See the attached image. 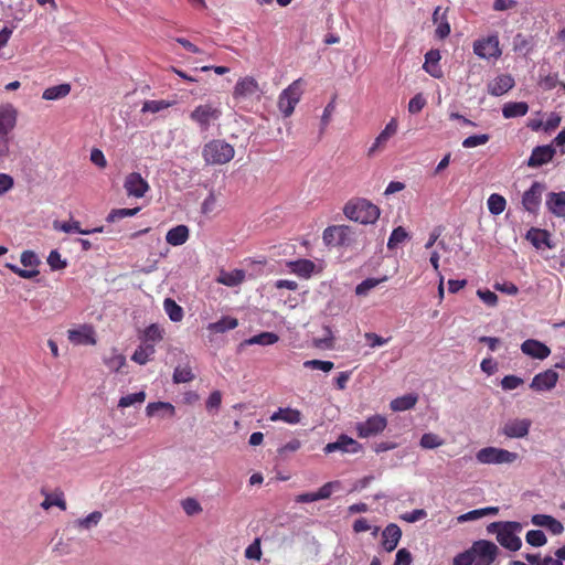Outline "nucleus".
I'll use <instances>...</instances> for the list:
<instances>
[{"label": "nucleus", "mask_w": 565, "mask_h": 565, "mask_svg": "<svg viewBox=\"0 0 565 565\" xmlns=\"http://www.w3.org/2000/svg\"><path fill=\"white\" fill-rule=\"evenodd\" d=\"M183 511L188 515H195L199 514L202 511V507L200 505L199 501L193 498H186L181 503Z\"/></svg>", "instance_id": "obj_57"}, {"label": "nucleus", "mask_w": 565, "mask_h": 565, "mask_svg": "<svg viewBox=\"0 0 565 565\" xmlns=\"http://www.w3.org/2000/svg\"><path fill=\"white\" fill-rule=\"evenodd\" d=\"M546 190V184L534 181L529 190H526L522 195V206L523 209L533 214L536 215L540 211V206L542 203V195L544 191Z\"/></svg>", "instance_id": "obj_8"}, {"label": "nucleus", "mask_w": 565, "mask_h": 565, "mask_svg": "<svg viewBox=\"0 0 565 565\" xmlns=\"http://www.w3.org/2000/svg\"><path fill=\"white\" fill-rule=\"evenodd\" d=\"M54 228L62 231L64 233H78V234H84V235H88L92 233H102L104 231V228L102 226L92 228V230H83L81 227V224L78 221L62 222V223L56 222L54 224Z\"/></svg>", "instance_id": "obj_33"}, {"label": "nucleus", "mask_w": 565, "mask_h": 565, "mask_svg": "<svg viewBox=\"0 0 565 565\" xmlns=\"http://www.w3.org/2000/svg\"><path fill=\"white\" fill-rule=\"evenodd\" d=\"M104 363L111 372H118L126 364V358L113 349L104 356Z\"/></svg>", "instance_id": "obj_42"}, {"label": "nucleus", "mask_w": 565, "mask_h": 565, "mask_svg": "<svg viewBox=\"0 0 565 565\" xmlns=\"http://www.w3.org/2000/svg\"><path fill=\"white\" fill-rule=\"evenodd\" d=\"M402 537L401 527L395 523H390L382 532V545L386 552H393Z\"/></svg>", "instance_id": "obj_19"}, {"label": "nucleus", "mask_w": 565, "mask_h": 565, "mask_svg": "<svg viewBox=\"0 0 565 565\" xmlns=\"http://www.w3.org/2000/svg\"><path fill=\"white\" fill-rule=\"evenodd\" d=\"M514 78L509 74L499 75L488 86V92L492 96H501L512 89Z\"/></svg>", "instance_id": "obj_22"}, {"label": "nucleus", "mask_w": 565, "mask_h": 565, "mask_svg": "<svg viewBox=\"0 0 565 565\" xmlns=\"http://www.w3.org/2000/svg\"><path fill=\"white\" fill-rule=\"evenodd\" d=\"M447 10H445L441 14L440 22L437 24L435 30L436 38L443 40L450 34V24L447 20Z\"/></svg>", "instance_id": "obj_56"}, {"label": "nucleus", "mask_w": 565, "mask_h": 565, "mask_svg": "<svg viewBox=\"0 0 565 565\" xmlns=\"http://www.w3.org/2000/svg\"><path fill=\"white\" fill-rule=\"evenodd\" d=\"M417 401L418 396L416 394L411 393L394 398L391 402L390 407L394 412H404L412 409L416 405Z\"/></svg>", "instance_id": "obj_36"}, {"label": "nucleus", "mask_w": 565, "mask_h": 565, "mask_svg": "<svg viewBox=\"0 0 565 565\" xmlns=\"http://www.w3.org/2000/svg\"><path fill=\"white\" fill-rule=\"evenodd\" d=\"M521 351L525 355L544 360L551 354V349L543 342L535 339H527L521 344Z\"/></svg>", "instance_id": "obj_15"}, {"label": "nucleus", "mask_w": 565, "mask_h": 565, "mask_svg": "<svg viewBox=\"0 0 565 565\" xmlns=\"http://www.w3.org/2000/svg\"><path fill=\"white\" fill-rule=\"evenodd\" d=\"M189 238V228L185 225H177L168 231L166 241L172 246H180Z\"/></svg>", "instance_id": "obj_30"}, {"label": "nucleus", "mask_w": 565, "mask_h": 565, "mask_svg": "<svg viewBox=\"0 0 565 565\" xmlns=\"http://www.w3.org/2000/svg\"><path fill=\"white\" fill-rule=\"evenodd\" d=\"M303 366L306 369L311 370H320L323 372H329L334 367L333 362L331 361H322V360H308L303 362Z\"/></svg>", "instance_id": "obj_55"}, {"label": "nucleus", "mask_w": 565, "mask_h": 565, "mask_svg": "<svg viewBox=\"0 0 565 565\" xmlns=\"http://www.w3.org/2000/svg\"><path fill=\"white\" fill-rule=\"evenodd\" d=\"M386 426V417L376 414L367 417L364 422H358L355 424V431L360 438H371L383 433Z\"/></svg>", "instance_id": "obj_7"}, {"label": "nucleus", "mask_w": 565, "mask_h": 565, "mask_svg": "<svg viewBox=\"0 0 565 565\" xmlns=\"http://www.w3.org/2000/svg\"><path fill=\"white\" fill-rule=\"evenodd\" d=\"M558 381V374L548 369L544 372L536 374L530 384V387L536 392H545L554 388Z\"/></svg>", "instance_id": "obj_14"}, {"label": "nucleus", "mask_w": 565, "mask_h": 565, "mask_svg": "<svg viewBox=\"0 0 565 565\" xmlns=\"http://www.w3.org/2000/svg\"><path fill=\"white\" fill-rule=\"evenodd\" d=\"M411 563H412L411 552L406 548L398 550L393 565H411Z\"/></svg>", "instance_id": "obj_64"}, {"label": "nucleus", "mask_w": 565, "mask_h": 565, "mask_svg": "<svg viewBox=\"0 0 565 565\" xmlns=\"http://www.w3.org/2000/svg\"><path fill=\"white\" fill-rule=\"evenodd\" d=\"M531 420L513 419L504 425L503 433L510 438H523L529 434Z\"/></svg>", "instance_id": "obj_21"}, {"label": "nucleus", "mask_w": 565, "mask_h": 565, "mask_svg": "<svg viewBox=\"0 0 565 565\" xmlns=\"http://www.w3.org/2000/svg\"><path fill=\"white\" fill-rule=\"evenodd\" d=\"M68 340L76 345L95 344L94 331L88 326H82L78 329L67 331Z\"/></svg>", "instance_id": "obj_23"}, {"label": "nucleus", "mask_w": 565, "mask_h": 565, "mask_svg": "<svg viewBox=\"0 0 565 565\" xmlns=\"http://www.w3.org/2000/svg\"><path fill=\"white\" fill-rule=\"evenodd\" d=\"M443 439L433 433H426L422 436L419 445L425 449H435L443 445Z\"/></svg>", "instance_id": "obj_51"}, {"label": "nucleus", "mask_w": 565, "mask_h": 565, "mask_svg": "<svg viewBox=\"0 0 565 565\" xmlns=\"http://www.w3.org/2000/svg\"><path fill=\"white\" fill-rule=\"evenodd\" d=\"M490 140V135L488 134H481V135H473L469 136L462 141V147L470 149L476 148L482 145H486Z\"/></svg>", "instance_id": "obj_52"}, {"label": "nucleus", "mask_w": 565, "mask_h": 565, "mask_svg": "<svg viewBox=\"0 0 565 565\" xmlns=\"http://www.w3.org/2000/svg\"><path fill=\"white\" fill-rule=\"evenodd\" d=\"M408 238V233L402 226L393 230L387 242L388 249L396 248L399 244L404 243Z\"/></svg>", "instance_id": "obj_46"}, {"label": "nucleus", "mask_w": 565, "mask_h": 565, "mask_svg": "<svg viewBox=\"0 0 565 565\" xmlns=\"http://www.w3.org/2000/svg\"><path fill=\"white\" fill-rule=\"evenodd\" d=\"M163 309L171 321L179 322L183 319L184 311L173 299L166 298L163 301Z\"/></svg>", "instance_id": "obj_40"}, {"label": "nucleus", "mask_w": 565, "mask_h": 565, "mask_svg": "<svg viewBox=\"0 0 565 565\" xmlns=\"http://www.w3.org/2000/svg\"><path fill=\"white\" fill-rule=\"evenodd\" d=\"M426 105V98L423 94L418 93L414 97L411 98L408 103V111L411 114H418L423 110Z\"/></svg>", "instance_id": "obj_58"}, {"label": "nucleus", "mask_w": 565, "mask_h": 565, "mask_svg": "<svg viewBox=\"0 0 565 565\" xmlns=\"http://www.w3.org/2000/svg\"><path fill=\"white\" fill-rule=\"evenodd\" d=\"M387 279L386 276L382 278H366L355 287V294L358 296H366L370 290L379 286L381 282Z\"/></svg>", "instance_id": "obj_44"}, {"label": "nucleus", "mask_w": 565, "mask_h": 565, "mask_svg": "<svg viewBox=\"0 0 565 565\" xmlns=\"http://www.w3.org/2000/svg\"><path fill=\"white\" fill-rule=\"evenodd\" d=\"M245 557L248 559L259 561L262 557V547L260 540L256 539L252 544H249L245 550Z\"/></svg>", "instance_id": "obj_59"}, {"label": "nucleus", "mask_w": 565, "mask_h": 565, "mask_svg": "<svg viewBox=\"0 0 565 565\" xmlns=\"http://www.w3.org/2000/svg\"><path fill=\"white\" fill-rule=\"evenodd\" d=\"M124 188L128 196L135 198H143L150 189L148 182L138 172H131L126 177Z\"/></svg>", "instance_id": "obj_12"}, {"label": "nucleus", "mask_w": 565, "mask_h": 565, "mask_svg": "<svg viewBox=\"0 0 565 565\" xmlns=\"http://www.w3.org/2000/svg\"><path fill=\"white\" fill-rule=\"evenodd\" d=\"M222 116V110L212 104H202L196 106L190 113V119L199 127L200 132L210 130L212 122L218 120Z\"/></svg>", "instance_id": "obj_4"}, {"label": "nucleus", "mask_w": 565, "mask_h": 565, "mask_svg": "<svg viewBox=\"0 0 565 565\" xmlns=\"http://www.w3.org/2000/svg\"><path fill=\"white\" fill-rule=\"evenodd\" d=\"M340 487L339 481H330L324 483L318 491L317 495L319 500L329 499L335 488Z\"/></svg>", "instance_id": "obj_63"}, {"label": "nucleus", "mask_w": 565, "mask_h": 565, "mask_svg": "<svg viewBox=\"0 0 565 565\" xmlns=\"http://www.w3.org/2000/svg\"><path fill=\"white\" fill-rule=\"evenodd\" d=\"M352 231L347 225L328 226L323 231L322 239L326 245L344 246L352 241Z\"/></svg>", "instance_id": "obj_9"}, {"label": "nucleus", "mask_w": 565, "mask_h": 565, "mask_svg": "<svg viewBox=\"0 0 565 565\" xmlns=\"http://www.w3.org/2000/svg\"><path fill=\"white\" fill-rule=\"evenodd\" d=\"M245 279V271L243 269H234L232 271L221 270L217 282L227 286L236 287L241 285Z\"/></svg>", "instance_id": "obj_29"}, {"label": "nucleus", "mask_w": 565, "mask_h": 565, "mask_svg": "<svg viewBox=\"0 0 565 565\" xmlns=\"http://www.w3.org/2000/svg\"><path fill=\"white\" fill-rule=\"evenodd\" d=\"M47 264L52 270H61L67 266L66 259H62L61 254L57 249L50 252L47 256Z\"/></svg>", "instance_id": "obj_54"}, {"label": "nucleus", "mask_w": 565, "mask_h": 565, "mask_svg": "<svg viewBox=\"0 0 565 565\" xmlns=\"http://www.w3.org/2000/svg\"><path fill=\"white\" fill-rule=\"evenodd\" d=\"M259 92V86L254 77L246 76L237 81L233 96L236 99L249 98L255 96Z\"/></svg>", "instance_id": "obj_17"}, {"label": "nucleus", "mask_w": 565, "mask_h": 565, "mask_svg": "<svg viewBox=\"0 0 565 565\" xmlns=\"http://www.w3.org/2000/svg\"><path fill=\"white\" fill-rule=\"evenodd\" d=\"M529 111V105L525 102H509L502 107L504 118H516L525 116Z\"/></svg>", "instance_id": "obj_31"}, {"label": "nucleus", "mask_w": 565, "mask_h": 565, "mask_svg": "<svg viewBox=\"0 0 565 565\" xmlns=\"http://www.w3.org/2000/svg\"><path fill=\"white\" fill-rule=\"evenodd\" d=\"M473 562H475V556H473L472 550L470 547L469 550L457 554L454 557L452 564L454 565H472Z\"/></svg>", "instance_id": "obj_61"}, {"label": "nucleus", "mask_w": 565, "mask_h": 565, "mask_svg": "<svg viewBox=\"0 0 565 565\" xmlns=\"http://www.w3.org/2000/svg\"><path fill=\"white\" fill-rule=\"evenodd\" d=\"M238 326V320L236 318L226 316L222 317L220 320L212 322L207 326V329L214 333H224L226 331L233 330Z\"/></svg>", "instance_id": "obj_37"}, {"label": "nucleus", "mask_w": 565, "mask_h": 565, "mask_svg": "<svg viewBox=\"0 0 565 565\" xmlns=\"http://www.w3.org/2000/svg\"><path fill=\"white\" fill-rule=\"evenodd\" d=\"M102 519H103V513L100 511H94L85 518L77 519L74 522V526H76L81 530H90V529L97 526Z\"/></svg>", "instance_id": "obj_41"}, {"label": "nucleus", "mask_w": 565, "mask_h": 565, "mask_svg": "<svg viewBox=\"0 0 565 565\" xmlns=\"http://www.w3.org/2000/svg\"><path fill=\"white\" fill-rule=\"evenodd\" d=\"M234 147L222 139H213L202 148L203 160L210 166L225 164L234 158Z\"/></svg>", "instance_id": "obj_3"}, {"label": "nucleus", "mask_w": 565, "mask_h": 565, "mask_svg": "<svg viewBox=\"0 0 565 565\" xmlns=\"http://www.w3.org/2000/svg\"><path fill=\"white\" fill-rule=\"evenodd\" d=\"M17 122V111L12 107H4L0 109V134L8 137Z\"/></svg>", "instance_id": "obj_28"}, {"label": "nucleus", "mask_w": 565, "mask_h": 565, "mask_svg": "<svg viewBox=\"0 0 565 565\" xmlns=\"http://www.w3.org/2000/svg\"><path fill=\"white\" fill-rule=\"evenodd\" d=\"M555 154V149L552 146H537L532 150L530 158L526 161L527 167L539 168L552 161Z\"/></svg>", "instance_id": "obj_16"}, {"label": "nucleus", "mask_w": 565, "mask_h": 565, "mask_svg": "<svg viewBox=\"0 0 565 565\" xmlns=\"http://www.w3.org/2000/svg\"><path fill=\"white\" fill-rule=\"evenodd\" d=\"M545 205L553 215L565 217V191L548 192Z\"/></svg>", "instance_id": "obj_18"}, {"label": "nucleus", "mask_w": 565, "mask_h": 565, "mask_svg": "<svg viewBox=\"0 0 565 565\" xmlns=\"http://www.w3.org/2000/svg\"><path fill=\"white\" fill-rule=\"evenodd\" d=\"M163 330L156 323L150 324L146 328L143 332V338L146 343H154L159 342L163 338Z\"/></svg>", "instance_id": "obj_48"}, {"label": "nucleus", "mask_w": 565, "mask_h": 565, "mask_svg": "<svg viewBox=\"0 0 565 565\" xmlns=\"http://www.w3.org/2000/svg\"><path fill=\"white\" fill-rule=\"evenodd\" d=\"M169 106H170L169 102H166L162 99L161 100L152 99V100H147L143 103L141 111L156 114V113H159V111L168 108Z\"/></svg>", "instance_id": "obj_53"}, {"label": "nucleus", "mask_w": 565, "mask_h": 565, "mask_svg": "<svg viewBox=\"0 0 565 565\" xmlns=\"http://www.w3.org/2000/svg\"><path fill=\"white\" fill-rule=\"evenodd\" d=\"M279 340L278 335L274 332H262L259 334H256V335H253L246 340H244L241 344H239V349H242L243 347H246V345H254V344H258V345H271V344H275L277 341Z\"/></svg>", "instance_id": "obj_32"}, {"label": "nucleus", "mask_w": 565, "mask_h": 565, "mask_svg": "<svg viewBox=\"0 0 565 565\" xmlns=\"http://www.w3.org/2000/svg\"><path fill=\"white\" fill-rule=\"evenodd\" d=\"M473 52L481 58L489 60L499 57L501 50L499 47V38L497 34L489 35L484 39L477 40L473 43Z\"/></svg>", "instance_id": "obj_10"}, {"label": "nucleus", "mask_w": 565, "mask_h": 565, "mask_svg": "<svg viewBox=\"0 0 565 565\" xmlns=\"http://www.w3.org/2000/svg\"><path fill=\"white\" fill-rule=\"evenodd\" d=\"M194 379V374L192 373V370L189 366H177L173 372V383L180 384V383H188L191 382Z\"/></svg>", "instance_id": "obj_50"}, {"label": "nucleus", "mask_w": 565, "mask_h": 565, "mask_svg": "<svg viewBox=\"0 0 565 565\" xmlns=\"http://www.w3.org/2000/svg\"><path fill=\"white\" fill-rule=\"evenodd\" d=\"M361 450L362 445L345 434L340 435L335 441L327 444L323 448L324 454H332L335 451L343 454H358Z\"/></svg>", "instance_id": "obj_11"}, {"label": "nucleus", "mask_w": 565, "mask_h": 565, "mask_svg": "<svg viewBox=\"0 0 565 565\" xmlns=\"http://www.w3.org/2000/svg\"><path fill=\"white\" fill-rule=\"evenodd\" d=\"M397 131V121L392 118L390 122L385 126V128L380 132V135L375 138L373 145L367 150V156L372 157L374 153L382 148L388 139L394 136Z\"/></svg>", "instance_id": "obj_20"}, {"label": "nucleus", "mask_w": 565, "mask_h": 565, "mask_svg": "<svg viewBox=\"0 0 565 565\" xmlns=\"http://www.w3.org/2000/svg\"><path fill=\"white\" fill-rule=\"evenodd\" d=\"M269 419L271 422H284L290 425H297L301 423L302 414L300 411L291 408V407H279L276 412H274Z\"/></svg>", "instance_id": "obj_24"}, {"label": "nucleus", "mask_w": 565, "mask_h": 565, "mask_svg": "<svg viewBox=\"0 0 565 565\" xmlns=\"http://www.w3.org/2000/svg\"><path fill=\"white\" fill-rule=\"evenodd\" d=\"M71 92L70 84H60L51 86L43 92L42 98L45 100H57L67 96Z\"/></svg>", "instance_id": "obj_39"}, {"label": "nucleus", "mask_w": 565, "mask_h": 565, "mask_svg": "<svg viewBox=\"0 0 565 565\" xmlns=\"http://www.w3.org/2000/svg\"><path fill=\"white\" fill-rule=\"evenodd\" d=\"M146 399L143 391L122 396L118 402V407L126 408L136 404H142Z\"/></svg>", "instance_id": "obj_47"}, {"label": "nucleus", "mask_w": 565, "mask_h": 565, "mask_svg": "<svg viewBox=\"0 0 565 565\" xmlns=\"http://www.w3.org/2000/svg\"><path fill=\"white\" fill-rule=\"evenodd\" d=\"M525 541L531 546L541 547L546 544L547 539L543 531L530 530L525 535Z\"/></svg>", "instance_id": "obj_49"}, {"label": "nucleus", "mask_w": 565, "mask_h": 565, "mask_svg": "<svg viewBox=\"0 0 565 565\" xmlns=\"http://www.w3.org/2000/svg\"><path fill=\"white\" fill-rule=\"evenodd\" d=\"M440 58L441 56L438 50H429L425 54V63L423 68L435 78H440L443 76V71L439 65Z\"/></svg>", "instance_id": "obj_25"}, {"label": "nucleus", "mask_w": 565, "mask_h": 565, "mask_svg": "<svg viewBox=\"0 0 565 565\" xmlns=\"http://www.w3.org/2000/svg\"><path fill=\"white\" fill-rule=\"evenodd\" d=\"M476 459L483 465L512 463L518 459V454L503 448L484 447L477 451Z\"/></svg>", "instance_id": "obj_5"}, {"label": "nucleus", "mask_w": 565, "mask_h": 565, "mask_svg": "<svg viewBox=\"0 0 565 565\" xmlns=\"http://www.w3.org/2000/svg\"><path fill=\"white\" fill-rule=\"evenodd\" d=\"M302 95L301 79L294 81L287 88H285L278 98V108L284 117H289L296 105L299 103Z\"/></svg>", "instance_id": "obj_6"}, {"label": "nucleus", "mask_w": 565, "mask_h": 565, "mask_svg": "<svg viewBox=\"0 0 565 565\" xmlns=\"http://www.w3.org/2000/svg\"><path fill=\"white\" fill-rule=\"evenodd\" d=\"M475 559L484 558L488 564H492L499 554V547L491 541L479 540L471 546Z\"/></svg>", "instance_id": "obj_13"}, {"label": "nucleus", "mask_w": 565, "mask_h": 565, "mask_svg": "<svg viewBox=\"0 0 565 565\" xmlns=\"http://www.w3.org/2000/svg\"><path fill=\"white\" fill-rule=\"evenodd\" d=\"M344 215L361 224H373L380 216V209L366 199L350 201L344 205Z\"/></svg>", "instance_id": "obj_2"}, {"label": "nucleus", "mask_w": 565, "mask_h": 565, "mask_svg": "<svg viewBox=\"0 0 565 565\" xmlns=\"http://www.w3.org/2000/svg\"><path fill=\"white\" fill-rule=\"evenodd\" d=\"M523 384V380L516 375H505L501 380V386L504 391H512Z\"/></svg>", "instance_id": "obj_60"}, {"label": "nucleus", "mask_w": 565, "mask_h": 565, "mask_svg": "<svg viewBox=\"0 0 565 565\" xmlns=\"http://www.w3.org/2000/svg\"><path fill=\"white\" fill-rule=\"evenodd\" d=\"M513 50L514 52L527 56L532 53L535 42L533 36L531 35H524L522 33H518L512 41Z\"/></svg>", "instance_id": "obj_26"}, {"label": "nucleus", "mask_w": 565, "mask_h": 565, "mask_svg": "<svg viewBox=\"0 0 565 565\" xmlns=\"http://www.w3.org/2000/svg\"><path fill=\"white\" fill-rule=\"evenodd\" d=\"M488 210L493 215H500L507 206L505 199L498 193H492L487 201Z\"/></svg>", "instance_id": "obj_43"}, {"label": "nucleus", "mask_w": 565, "mask_h": 565, "mask_svg": "<svg viewBox=\"0 0 565 565\" xmlns=\"http://www.w3.org/2000/svg\"><path fill=\"white\" fill-rule=\"evenodd\" d=\"M154 345L152 343H143L134 352L131 360L140 365H145L154 354Z\"/></svg>", "instance_id": "obj_38"}, {"label": "nucleus", "mask_w": 565, "mask_h": 565, "mask_svg": "<svg viewBox=\"0 0 565 565\" xmlns=\"http://www.w3.org/2000/svg\"><path fill=\"white\" fill-rule=\"evenodd\" d=\"M490 534H495L499 544L511 551L516 552L522 546V541L518 533L522 531V524L515 521H497L487 526Z\"/></svg>", "instance_id": "obj_1"}, {"label": "nucleus", "mask_w": 565, "mask_h": 565, "mask_svg": "<svg viewBox=\"0 0 565 565\" xmlns=\"http://www.w3.org/2000/svg\"><path fill=\"white\" fill-rule=\"evenodd\" d=\"M288 266L294 274H297L302 278H309L316 268L315 263L309 259L289 262Z\"/></svg>", "instance_id": "obj_35"}, {"label": "nucleus", "mask_w": 565, "mask_h": 565, "mask_svg": "<svg viewBox=\"0 0 565 565\" xmlns=\"http://www.w3.org/2000/svg\"><path fill=\"white\" fill-rule=\"evenodd\" d=\"M140 211V207H134V209H115L109 212V214L106 217V221L108 223H115L119 220H122L125 217H131L135 216Z\"/></svg>", "instance_id": "obj_45"}, {"label": "nucleus", "mask_w": 565, "mask_h": 565, "mask_svg": "<svg viewBox=\"0 0 565 565\" xmlns=\"http://www.w3.org/2000/svg\"><path fill=\"white\" fill-rule=\"evenodd\" d=\"M20 262L24 267H36L40 264V259L33 250L22 252Z\"/></svg>", "instance_id": "obj_62"}, {"label": "nucleus", "mask_w": 565, "mask_h": 565, "mask_svg": "<svg viewBox=\"0 0 565 565\" xmlns=\"http://www.w3.org/2000/svg\"><path fill=\"white\" fill-rule=\"evenodd\" d=\"M550 237H551V235L546 230H540V228H534V227L531 228L526 234V238L537 249L542 248L543 246L553 248L554 245L551 244Z\"/></svg>", "instance_id": "obj_27"}, {"label": "nucleus", "mask_w": 565, "mask_h": 565, "mask_svg": "<svg viewBox=\"0 0 565 565\" xmlns=\"http://www.w3.org/2000/svg\"><path fill=\"white\" fill-rule=\"evenodd\" d=\"M159 412H162V417H172L175 414V407L169 402H153L146 407V414L149 417L158 415Z\"/></svg>", "instance_id": "obj_34"}]
</instances>
